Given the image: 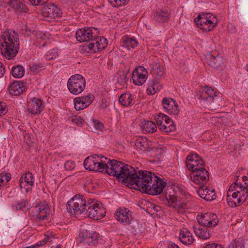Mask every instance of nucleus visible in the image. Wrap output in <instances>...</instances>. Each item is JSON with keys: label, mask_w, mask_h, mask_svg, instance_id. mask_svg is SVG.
<instances>
[{"label": "nucleus", "mask_w": 248, "mask_h": 248, "mask_svg": "<svg viewBox=\"0 0 248 248\" xmlns=\"http://www.w3.org/2000/svg\"><path fill=\"white\" fill-rule=\"evenodd\" d=\"M86 170L92 171H105L110 176L116 177L120 181L128 185L134 167L121 161L110 160L102 155L88 156L84 161Z\"/></svg>", "instance_id": "nucleus-1"}, {"label": "nucleus", "mask_w": 248, "mask_h": 248, "mask_svg": "<svg viewBox=\"0 0 248 248\" xmlns=\"http://www.w3.org/2000/svg\"><path fill=\"white\" fill-rule=\"evenodd\" d=\"M166 185V182L154 173L139 170L137 167H134V172L131 174L127 185L132 188L138 189L152 195L160 194Z\"/></svg>", "instance_id": "nucleus-2"}, {"label": "nucleus", "mask_w": 248, "mask_h": 248, "mask_svg": "<svg viewBox=\"0 0 248 248\" xmlns=\"http://www.w3.org/2000/svg\"><path fill=\"white\" fill-rule=\"evenodd\" d=\"M19 39L15 31H6L0 37L1 54L7 60L14 59L19 50Z\"/></svg>", "instance_id": "nucleus-3"}, {"label": "nucleus", "mask_w": 248, "mask_h": 248, "mask_svg": "<svg viewBox=\"0 0 248 248\" xmlns=\"http://www.w3.org/2000/svg\"><path fill=\"white\" fill-rule=\"evenodd\" d=\"M89 204V200L82 195L76 194L67 202V209L71 216L86 215Z\"/></svg>", "instance_id": "nucleus-4"}, {"label": "nucleus", "mask_w": 248, "mask_h": 248, "mask_svg": "<svg viewBox=\"0 0 248 248\" xmlns=\"http://www.w3.org/2000/svg\"><path fill=\"white\" fill-rule=\"evenodd\" d=\"M151 73L154 78L150 80L148 83L147 93L149 95H153L157 92L161 88L159 79L163 75L164 71L160 67V64L157 62H153L151 64Z\"/></svg>", "instance_id": "nucleus-5"}, {"label": "nucleus", "mask_w": 248, "mask_h": 248, "mask_svg": "<svg viewBox=\"0 0 248 248\" xmlns=\"http://www.w3.org/2000/svg\"><path fill=\"white\" fill-rule=\"evenodd\" d=\"M132 214V212L128 208L120 207L116 211L114 216L120 223L124 225H130L133 231L136 232L139 227V221L135 219Z\"/></svg>", "instance_id": "nucleus-6"}, {"label": "nucleus", "mask_w": 248, "mask_h": 248, "mask_svg": "<svg viewBox=\"0 0 248 248\" xmlns=\"http://www.w3.org/2000/svg\"><path fill=\"white\" fill-rule=\"evenodd\" d=\"M194 21L198 27L205 32L211 31L217 24V17L210 13L200 14Z\"/></svg>", "instance_id": "nucleus-7"}, {"label": "nucleus", "mask_w": 248, "mask_h": 248, "mask_svg": "<svg viewBox=\"0 0 248 248\" xmlns=\"http://www.w3.org/2000/svg\"><path fill=\"white\" fill-rule=\"evenodd\" d=\"M67 86L71 93L74 95H78L81 93L85 88V79L81 75L75 74L69 78Z\"/></svg>", "instance_id": "nucleus-8"}, {"label": "nucleus", "mask_w": 248, "mask_h": 248, "mask_svg": "<svg viewBox=\"0 0 248 248\" xmlns=\"http://www.w3.org/2000/svg\"><path fill=\"white\" fill-rule=\"evenodd\" d=\"M86 216L94 220H99L105 217L106 211L102 203L93 199H89Z\"/></svg>", "instance_id": "nucleus-9"}, {"label": "nucleus", "mask_w": 248, "mask_h": 248, "mask_svg": "<svg viewBox=\"0 0 248 248\" xmlns=\"http://www.w3.org/2000/svg\"><path fill=\"white\" fill-rule=\"evenodd\" d=\"M155 120L158 127L162 131L169 133L176 129V125L173 121L164 114H158L155 117Z\"/></svg>", "instance_id": "nucleus-10"}, {"label": "nucleus", "mask_w": 248, "mask_h": 248, "mask_svg": "<svg viewBox=\"0 0 248 248\" xmlns=\"http://www.w3.org/2000/svg\"><path fill=\"white\" fill-rule=\"evenodd\" d=\"M79 241L84 245L95 246L98 244L99 234L89 229H81L78 235Z\"/></svg>", "instance_id": "nucleus-11"}, {"label": "nucleus", "mask_w": 248, "mask_h": 248, "mask_svg": "<svg viewBox=\"0 0 248 248\" xmlns=\"http://www.w3.org/2000/svg\"><path fill=\"white\" fill-rule=\"evenodd\" d=\"M98 29L92 27L78 29L76 33V37L79 42H90L96 38Z\"/></svg>", "instance_id": "nucleus-12"}, {"label": "nucleus", "mask_w": 248, "mask_h": 248, "mask_svg": "<svg viewBox=\"0 0 248 248\" xmlns=\"http://www.w3.org/2000/svg\"><path fill=\"white\" fill-rule=\"evenodd\" d=\"M186 167L192 172L204 168V163L200 156L197 154L189 155L186 158Z\"/></svg>", "instance_id": "nucleus-13"}, {"label": "nucleus", "mask_w": 248, "mask_h": 248, "mask_svg": "<svg viewBox=\"0 0 248 248\" xmlns=\"http://www.w3.org/2000/svg\"><path fill=\"white\" fill-rule=\"evenodd\" d=\"M197 220L199 224L205 227H215L218 222L217 215L211 213H204L198 215Z\"/></svg>", "instance_id": "nucleus-14"}, {"label": "nucleus", "mask_w": 248, "mask_h": 248, "mask_svg": "<svg viewBox=\"0 0 248 248\" xmlns=\"http://www.w3.org/2000/svg\"><path fill=\"white\" fill-rule=\"evenodd\" d=\"M148 78L147 69L142 66L137 67L132 73V78L134 84L136 85H143Z\"/></svg>", "instance_id": "nucleus-15"}, {"label": "nucleus", "mask_w": 248, "mask_h": 248, "mask_svg": "<svg viewBox=\"0 0 248 248\" xmlns=\"http://www.w3.org/2000/svg\"><path fill=\"white\" fill-rule=\"evenodd\" d=\"M94 96L92 93L87 95L77 97L74 99L75 108L77 110H80L88 107L93 102Z\"/></svg>", "instance_id": "nucleus-16"}, {"label": "nucleus", "mask_w": 248, "mask_h": 248, "mask_svg": "<svg viewBox=\"0 0 248 248\" xmlns=\"http://www.w3.org/2000/svg\"><path fill=\"white\" fill-rule=\"evenodd\" d=\"M200 93V97L202 100L208 105L211 104L218 99L217 93L210 87L205 86L202 89Z\"/></svg>", "instance_id": "nucleus-17"}, {"label": "nucleus", "mask_w": 248, "mask_h": 248, "mask_svg": "<svg viewBox=\"0 0 248 248\" xmlns=\"http://www.w3.org/2000/svg\"><path fill=\"white\" fill-rule=\"evenodd\" d=\"M163 108L169 114L177 116L180 112L176 101L171 98H164L162 101Z\"/></svg>", "instance_id": "nucleus-18"}, {"label": "nucleus", "mask_w": 248, "mask_h": 248, "mask_svg": "<svg viewBox=\"0 0 248 248\" xmlns=\"http://www.w3.org/2000/svg\"><path fill=\"white\" fill-rule=\"evenodd\" d=\"M28 111L32 114H40L43 110L44 105L40 98H33L27 102Z\"/></svg>", "instance_id": "nucleus-19"}, {"label": "nucleus", "mask_w": 248, "mask_h": 248, "mask_svg": "<svg viewBox=\"0 0 248 248\" xmlns=\"http://www.w3.org/2000/svg\"><path fill=\"white\" fill-rule=\"evenodd\" d=\"M192 173L193 177L191 179L195 184L201 185L206 184L209 181V174L205 168Z\"/></svg>", "instance_id": "nucleus-20"}, {"label": "nucleus", "mask_w": 248, "mask_h": 248, "mask_svg": "<svg viewBox=\"0 0 248 248\" xmlns=\"http://www.w3.org/2000/svg\"><path fill=\"white\" fill-rule=\"evenodd\" d=\"M4 6H9L17 13H27L29 9L27 5L20 0H3Z\"/></svg>", "instance_id": "nucleus-21"}, {"label": "nucleus", "mask_w": 248, "mask_h": 248, "mask_svg": "<svg viewBox=\"0 0 248 248\" xmlns=\"http://www.w3.org/2000/svg\"><path fill=\"white\" fill-rule=\"evenodd\" d=\"M246 196L242 194L232 193L230 191H228L227 194V201L228 205L232 207H235L240 205L243 203L247 199Z\"/></svg>", "instance_id": "nucleus-22"}, {"label": "nucleus", "mask_w": 248, "mask_h": 248, "mask_svg": "<svg viewBox=\"0 0 248 248\" xmlns=\"http://www.w3.org/2000/svg\"><path fill=\"white\" fill-rule=\"evenodd\" d=\"M62 11L54 4H50L44 8L42 15L45 17L54 19L61 16Z\"/></svg>", "instance_id": "nucleus-23"}, {"label": "nucleus", "mask_w": 248, "mask_h": 248, "mask_svg": "<svg viewBox=\"0 0 248 248\" xmlns=\"http://www.w3.org/2000/svg\"><path fill=\"white\" fill-rule=\"evenodd\" d=\"M198 195L202 199L211 201L216 198V193L214 190L209 189L204 184L201 185V186L197 191Z\"/></svg>", "instance_id": "nucleus-24"}, {"label": "nucleus", "mask_w": 248, "mask_h": 248, "mask_svg": "<svg viewBox=\"0 0 248 248\" xmlns=\"http://www.w3.org/2000/svg\"><path fill=\"white\" fill-rule=\"evenodd\" d=\"M248 188L247 186H244L243 185L238 182V180H236V181L232 183L230 186L228 191H230L232 193L238 194L241 195L243 194L246 196V198H248Z\"/></svg>", "instance_id": "nucleus-25"}, {"label": "nucleus", "mask_w": 248, "mask_h": 248, "mask_svg": "<svg viewBox=\"0 0 248 248\" xmlns=\"http://www.w3.org/2000/svg\"><path fill=\"white\" fill-rule=\"evenodd\" d=\"M34 178L31 172H27L23 174L19 179V186L21 189L26 188L27 186L34 185Z\"/></svg>", "instance_id": "nucleus-26"}, {"label": "nucleus", "mask_w": 248, "mask_h": 248, "mask_svg": "<svg viewBox=\"0 0 248 248\" xmlns=\"http://www.w3.org/2000/svg\"><path fill=\"white\" fill-rule=\"evenodd\" d=\"M26 86L23 82L15 81L8 88L9 93L12 95L17 96L25 91Z\"/></svg>", "instance_id": "nucleus-27"}, {"label": "nucleus", "mask_w": 248, "mask_h": 248, "mask_svg": "<svg viewBox=\"0 0 248 248\" xmlns=\"http://www.w3.org/2000/svg\"><path fill=\"white\" fill-rule=\"evenodd\" d=\"M179 238L180 241L186 245L192 244L194 240L192 233L186 228L180 230Z\"/></svg>", "instance_id": "nucleus-28"}, {"label": "nucleus", "mask_w": 248, "mask_h": 248, "mask_svg": "<svg viewBox=\"0 0 248 248\" xmlns=\"http://www.w3.org/2000/svg\"><path fill=\"white\" fill-rule=\"evenodd\" d=\"M165 199L166 202L170 207H172L175 209H181V198L178 196L173 195L166 193Z\"/></svg>", "instance_id": "nucleus-29"}, {"label": "nucleus", "mask_w": 248, "mask_h": 248, "mask_svg": "<svg viewBox=\"0 0 248 248\" xmlns=\"http://www.w3.org/2000/svg\"><path fill=\"white\" fill-rule=\"evenodd\" d=\"M209 59V65L211 67L217 68L223 64L222 57L219 55L217 52H212L208 55Z\"/></svg>", "instance_id": "nucleus-30"}, {"label": "nucleus", "mask_w": 248, "mask_h": 248, "mask_svg": "<svg viewBox=\"0 0 248 248\" xmlns=\"http://www.w3.org/2000/svg\"><path fill=\"white\" fill-rule=\"evenodd\" d=\"M121 45L130 50L138 46V42L134 38L124 36L121 39Z\"/></svg>", "instance_id": "nucleus-31"}, {"label": "nucleus", "mask_w": 248, "mask_h": 248, "mask_svg": "<svg viewBox=\"0 0 248 248\" xmlns=\"http://www.w3.org/2000/svg\"><path fill=\"white\" fill-rule=\"evenodd\" d=\"M135 97L129 93H125L121 95L119 97V102L121 105L129 107L134 104Z\"/></svg>", "instance_id": "nucleus-32"}, {"label": "nucleus", "mask_w": 248, "mask_h": 248, "mask_svg": "<svg viewBox=\"0 0 248 248\" xmlns=\"http://www.w3.org/2000/svg\"><path fill=\"white\" fill-rule=\"evenodd\" d=\"M193 229L196 235L201 239L206 240L211 236L209 231L206 228H197L196 226H193Z\"/></svg>", "instance_id": "nucleus-33"}, {"label": "nucleus", "mask_w": 248, "mask_h": 248, "mask_svg": "<svg viewBox=\"0 0 248 248\" xmlns=\"http://www.w3.org/2000/svg\"><path fill=\"white\" fill-rule=\"evenodd\" d=\"M169 14L166 10L156 11L154 15V20L159 23L167 22L169 20Z\"/></svg>", "instance_id": "nucleus-34"}, {"label": "nucleus", "mask_w": 248, "mask_h": 248, "mask_svg": "<svg viewBox=\"0 0 248 248\" xmlns=\"http://www.w3.org/2000/svg\"><path fill=\"white\" fill-rule=\"evenodd\" d=\"M95 49L97 52H101L103 50L108 46L107 39L104 37H97L94 39Z\"/></svg>", "instance_id": "nucleus-35"}, {"label": "nucleus", "mask_w": 248, "mask_h": 248, "mask_svg": "<svg viewBox=\"0 0 248 248\" xmlns=\"http://www.w3.org/2000/svg\"><path fill=\"white\" fill-rule=\"evenodd\" d=\"M141 127L143 131L153 133L156 130V125L152 121H144L141 123Z\"/></svg>", "instance_id": "nucleus-36"}, {"label": "nucleus", "mask_w": 248, "mask_h": 248, "mask_svg": "<svg viewBox=\"0 0 248 248\" xmlns=\"http://www.w3.org/2000/svg\"><path fill=\"white\" fill-rule=\"evenodd\" d=\"M10 72L14 78H19L24 75L25 69L21 65L13 66Z\"/></svg>", "instance_id": "nucleus-37"}, {"label": "nucleus", "mask_w": 248, "mask_h": 248, "mask_svg": "<svg viewBox=\"0 0 248 248\" xmlns=\"http://www.w3.org/2000/svg\"><path fill=\"white\" fill-rule=\"evenodd\" d=\"M91 42H88L85 43L81 48V50L83 52L87 53L93 52L97 53V50L95 49V45L94 39L92 41H90Z\"/></svg>", "instance_id": "nucleus-38"}, {"label": "nucleus", "mask_w": 248, "mask_h": 248, "mask_svg": "<svg viewBox=\"0 0 248 248\" xmlns=\"http://www.w3.org/2000/svg\"><path fill=\"white\" fill-rule=\"evenodd\" d=\"M115 76L117 78V81L119 84L123 85L126 84L128 78L126 77L124 72H120L117 73Z\"/></svg>", "instance_id": "nucleus-39"}, {"label": "nucleus", "mask_w": 248, "mask_h": 248, "mask_svg": "<svg viewBox=\"0 0 248 248\" xmlns=\"http://www.w3.org/2000/svg\"><path fill=\"white\" fill-rule=\"evenodd\" d=\"M30 69L34 74H37L39 71L44 70L45 69V65L42 63H34L32 65L30 66Z\"/></svg>", "instance_id": "nucleus-40"}, {"label": "nucleus", "mask_w": 248, "mask_h": 248, "mask_svg": "<svg viewBox=\"0 0 248 248\" xmlns=\"http://www.w3.org/2000/svg\"><path fill=\"white\" fill-rule=\"evenodd\" d=\"M35 212L36 215H39L41 214L44 211H48L49 210V208L46 203H40L38 204L35 207Z\"/></svg>", "instance_id": "nucleus-41"}, {"label": "nucleus", "mask_w": 248, "mask_h": 248, "mask_svg": "<svg viewBox=\"0 0 248 248\" xmlns=\"http://www.w3.org/2000/svg\"><path fill=\"white\" fill-rule=\"evenodd\" d=\"M109 2L114 7H119L127 4L130 0H108Z\"/></svg>", "instance_id": "nucleus-42"}, {"label": "nucleus", "mask_w": 248, "mask_h": 248, "mask_svg": "<svg viewBox=\"0 0 248 248\" xmlns=\"http://www.w3.org/2000/svg\"><path fill=\"white\" fill-rule=\"evenodd\" d=\"M58 56V52L55 49H52L45 54V59L47 60H51L56 59Z\"/></svg>", "instance_id": "nucleus-43"}, {"label": "nucleus", "mask_w": 248, "mask_h": 248, "mask_svg": "<svg viewBox=\"0 0 248 248\" xmlns=\"http://www.w3.org/2000/svg\"><path fill=\"white\" fill-rule=\"evenodd\" d=\"M0 181L3 183L8 182L11 179V175L9 173H0Z\"/></svg>", "instance_id": "nucleus-44"}, {"label": "nucleus", "mask_w": 248, "mask_h": 248, "mask_svg": "<svg viewBox=\"0 0 248 248\" xmlns=\"http://www.w3.org/2000/svg\"><path fill=\"white\" fill-rule=\"evenodd\" d=\"M93 124L96 130L102 131L104 128L103 124L97 120H93Z\"/></svg>", "instance_id": "nucleus-45"}, {"label": "nucleus", "mask_w": 248, "mask_h": 248, "mask_svg": "<svg viewBox=\"0 0 248 248\" xmlns=\"http://www.w3.org/2000/svg\"><path fill=\"white\" fill-rule=\"evenodd\" d=\"M71 121L78 126H81L82 125L83 119L80 117L75 116L72 117Z\"/></svg>", "instance_id": "nucleus-46"}, {"label": "nucleus", "mask_w": 248, "mask_h": 248, "mask_svg": "<svg viewBox=\"0 0 248 248\" xmlns=\"http://www.w3.org/2000/svg\"><path fill=\"white\" fill-rule=\"evenodd\" d=\"M136 145L140 148L142 147V149H145L147 148V144L145 141H143L140 139H138L136 140Z\"/></svg>", "instance_id": "nucleus-47"}, {"label": "nucleus", "mask_w": 248, "mask_h": 248, "mask_svg": "<svg viewBox=\"0 0 248 248\" xmlns=\"http://www.w3.org/2000/svg\"><path fill=\"white\" fill-rule=\"evenodd\" d=\"M75 166V163L72 161H67L64 164V168L66 170H72Z\"/></svg>", "instance_id": "nucleus-48"}, {"label": "nucleus", "mask_w": 248, "mask_h": 248, "mask_svg": "<svg viewBox=\"0 0 248 248\" xmlns=\"http://www.w3.org/2000/svg\"><path fill=\"white\" fill-rule=\"evenodd\" d=\"M6 105L5 103L0 102V115H4L7 112Z\"/></svg>", "instance_id": "nucleus-49"}, {"label": "nucleus", "mask_w": 248, "mask_h": 248, "mask_svg": "<svg viewBox=\"0 0 248 248\" xmlns=\"http://www.w3.org/2000/svg\"><path fill=\"white\" fill-rule=\"evenodd\" d=\"M49 210L48 211H44L41 214L39 215H36V217L40 220H44L47 217L48 214H49Z\"/></svg>", "instance_id": "nucleus-50"}, {"label": "nucleus", "mask_w": 248, "mask_h": 248, "mask_svg": "<svg viewBox=\"0 0 248 248\" xmlns=\"http://www.w3.org/2000/svg\"><path fill=\"white\" fill-rule=\"evenodd\" d=\"M26 206V202H25L21 203H18L15 205L13 206V208L16 210H22L24 207Z\"/></svg>", "instance_id": "nucleus-51"}, {"label": "nucleus", "mask_w": 248, "mask_h": 248, "mask_svg": "<svg viewBox=\"0 0 248 248\" xmlns=\"http://www.w3.org/2000/svg\"><path fill=\"white\" fill-rule=\"evenodd\" d=\"M227 248H241V246L238 242L234 241L231 242Z\"/></svg>", "instance_id": "nucleus-52"}, {"label": "nucleus", "mask_w": 248, "mask_h": 248, "mask_svg": "<svg viewBox=\"0 0 248 248\" xmlns=\"http://www.w3.org/2000/svg\"><path fill=\"white\" fill-rule=\"evenodd\" d=\"M181 209L188 208L189 207V203L184 198L181 199Z\"/></svg>", "instance_id": "nucleus-53"}, {"label": "nucleus", "mask_w": 248, "mask_h": 248, "mask_svg": "<svg viewBox=\"0 0 248 248\" xmlns=\"http://www.w3.org/2000/svg\"><path fill=\"white\" fill-rule=\"evenodd\" d=\"M39 0H29L30 3L32 5H42L46 3L44 1L41 0V1H39Z\"/></svg>", "instance_id": "nucleus-54"}, {"label": "nucleus", "mask_w": 248, "mask_h": 248, "mask_svg": "<svg viewBox=\"0 0 248 248\" xmlns=\"http://www.w3.org/2000/svg\"><path fill=\"white\" fill-rule=\"evenodd\" d=\"M204 248H222L221 246L217 243H212L206 245Z\"/></svg>", "instance_id": "nucleus-55"}, {"label": "nucleus", "mask_w": 248, "mask_h": 248, "mask_svg": "<svg viewBox=\"0 0 248 248\" xmlns=\"http://www.w3.org/2000/svg\"><path fill=\"white\" fill-rule=\"evenodd\" d=\"M167 248H180L178 245L172 242H169L167 244Z\"/></svg>", "instance_id": "nucleus-56"}, {"label": "nucleus", "mask_w": 248, "mask_h": 248, "mask_svg": "<svg viewBox=\"0 0 248 248\" xmlns=\"http://www.w3.org/2000/svg\"><path fill=\"white\" fill-rule=\"evenodd\" d=\"M5 72L3 64L0 62V78L2 77Z\"/></svg>", "instance_id": "nucleus-57"}, {"label": "nucleus", "mask_w": 248, "mask_h": 248, "mask_svg": "<svg viewBox=\"0 0 248 248\" xmlns=\"http://www.w3.org/2000/svg\"><path fill=\"white\" fill-rule=\"evenodd\" d=\"M62 2L64 3H68L69 2H73L74 0H61Z\"/></svg>", "instance_id": "nucleus-58"}, {"label": "nucleus", "mask_w": 248, "mask_h": 248, "mask_svg": "<svg viewBox=\"0 0 248 248\" xmlns=\"http://www.w3.org/2000/svg\"><path fill=\"white\" fill-rule=\"evenodd\" d=\"M0 5L4 6V1H3V0H0Z\"/></svg>", "instance_id": "nucleus-59"}, {"label": "nucleus", "mask_w": 248, "mask_h": 248, "mask_svg": "<svg viewBox=\"0 0 248 248\" xmlns=\"http://www.w3.org/2000/svg\"><path fill=\"white\" fill-rule=\"evenodd\" d=\"M242 178H243V180L244 181H245V180L247 178V176H243L242 177Z\"/></svg>", "instance_id": "nucleus-60"}, {"label": "nucleus", "mask_w": 248, "mask_h": 248, "mask_svg": "<svg viewBox=\"0 0 248 248\" xmlns=\"http://www.w3.org/2000/svg\"><path fill=\"white\" fill-rule=\"evenodd\" d=\"M246 69L247 71H248V64L246 65Z\"/></svg>", "instance_id": "nucleus-61"}, {"label": "nucleus", "mask_w": 248, "mask_h": 248, "mask_svg": "<svg viewBox=\"0 0 248 248\" xmlns=\"http://www.w3.org/2000/svg\"><path fill=\"white\" fill-rule=\"evenodd\" d=\"M56 248H60V247H57Z\"/></svg>", "instance_id": "nucleus-62"}]
</instances>
